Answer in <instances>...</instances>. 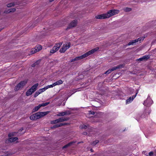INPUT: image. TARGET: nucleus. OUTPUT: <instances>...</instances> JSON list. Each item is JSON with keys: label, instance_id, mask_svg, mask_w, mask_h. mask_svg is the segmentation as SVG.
<instances>
[{"label": "nucleus", "instance_id": "0eeeda50", "mask_svg": "<svg viewBox=\"0 0 156 156\" xmlns=\"http://www.w3.org/2000/svg\"><path fill=\"white\" fill-rule=\"evenodd\" d=\"M142 40V38H139L137 39L131 41L128 43V45H135L138 43H140Z\"/></svg>", "mask_w": 156, "mask_h": 156}, {"label": "nucleus", "instance_id": "f3484780", "mask_svg": "<svg viewBox=\"0 0 156 156\" xmlns=\"http://www.w3.org/2000/svg\"><path fill=\"white\" fill-rule=\"evenodd\" d=\"M63 83V82L62 80H59L58 81H56L54 83H53V85L54 86H55L56 85H58L60 84H62Z\"/></svg>", "mask_w": 156, "mask_h": 156}, {"label": "nucleus", "instance_id": "2f4dec72", "mask_svg": "<svg viewBox=\"0 0 156 156\" xmlns=\"http://www.w3.org/2000/svg\"><path fill=\"white\" fill-rule=\"evenodd\" d=\"M39 94L38 93V92L37 91L34 94V98L36 97L37 96H38Z\"/></svg>", "mask_w": 156, "mask_h": 156}, {"label": "nucleus", "instance_id": "a878e982", "mask_svg": "<svg viewBox=\"0 0 156 156\" xmlns=\"http://www.w3.org/2000/svg\"><path fill=\"white\" fill-rule=\"evenodd\" d=\"M49 104V102H46L45 103H43L41 104H40L41 107H44L48 105Z\"/></svg>", "mask_w": 156, "mask_h": 156}, {"label": "nucleus", "instance_id": "c9c22d12", "mask_svg": "<svg viewBox=\"0 0 156 156\" xmlns=\"http://www.w3.org/2000/svg\"><path fill=\"white\" fill-rule=\"evenodd\" d=\"M89 114H91L92 115H94V112H91V111H89Z\"/></svg>", "mask_w": 156, "mask_h": 156}, {"label": "nucleus", "instance_id": "1a4fd4ad", "mask_svg": "<svg viewBox=\"0 0 156 156\" xmlns=\"http://www.w3.org/2000/svg\"><path fill=\"white\" fill-rule=\"evenodd\" d=\"M42 47L41 45H37L34 49L32 50L31 52L32 54L39 51L41 50Z\"/></svg>", "mask_w": 156, "mask_h": 156}, {"label": "nucleus", "instance_id": "aec40b11", "mask_svg": "<svg viewBox=\"0 0 156 156\" xmlns=\"http://www.w3.org/2000/svg\"><path fill=\"white\" fill-rule=\"evenodd\" d=\"M17 4V3L16 2H12L9 3L7 4V6L8 7H10L13 6H14Z\"/></svg>", "mask_w": 156, "mask_h": 156}, {"label": "nucleus", "instance_id": "f03ea898", "mask_svg": "<svg viewBox=\"0 0 156 156\" xmlns=\"http://www.w3.org/2000/svg\"><path fill=\"white\" fill-rule=\"evenodd\" d=\"M49 113L48 111L37 112L31 115L30 119L31 120H36L46 115Z\"/></svg>", "mask_w": 156, "mask_h": 156}, {"label": "nucleus", "instance_id": "4468645a", "mask_svg": "<svg viewBox=\"0 0 156 156\" xmlns=\"http://www.w3.org/2000/svg\"><path fill=\"white\" fill-rule=\"evenodd\" d=\"M95 18L97 19H106L105 14L98 15L95 16Z\"/></svg>", "mask_w": 156, "mask_h": 156}, {"label": "nucleus", "instance_id": "f8f14e48", "mask_svg": "<svg viewBox=\"0 0 156 156\" xmlns=\"http://www.w3.org/2000/svg\"><path fill=\"white\" fill-rule=\"evenodd\" d=\"M137 94V93L135 95H133L132 97H130L127 99L126 100V103L128 104L131 102L136 97Z\"/></svg>", "mask_w": 156, "mask_h": 156}, {"label": "nucleus", "instance_id": "7c9ffc66", "mask_svg": "<svg viewBox=\"0 0 156 156\" xmlns=\"http://www.w3.org/2000/svg\"><path fill=\"white\" fill-rule=\"evenodd\" d=\"M41 89L42 92H44V91H45L47 89L46 87Z\"/></svg>", "mask_w": 156, "mask_h": 156}, {"label": "nucleus", "instance_id": "f257e3e1", "mask_svg": "<svg viewBox=\"0 0 156 156\" xmlns=\"http://www.w3.org/2000/svg\"><path fill=\"white\" fill-rule=\"evenodd\" d=\"M99 49V47H96L93 49L91 50L80 56L74 58L72 59L71 60V62H74L76 61H77L78 60L87 57L89 55L95 52L96 51L98 50Z\"/></svg>", "mask_w": 156, "mask_h": 156}, {"label": "nucleus", "instance_id": "7ed1b4c3", "mask_svg": "<svg viewBox=\"0 0 156 156\" xmlns=\"http://www.w3.org/2000/svg\"><path fill=\"white\" fill-rule=\"evenodd\" d=\"M62 44V42L56 44L52 49L50 50V53L53 54L57 51L59 49Z\"/></svg>", "mask_w": 156, "mask_h": 156}, {"label": "nucleus", "instance_id": "473e14b6", "mask_svg": "<svg viewBox=\"0 0 156 156\" xmlns=\"http://www.w3.org/2000/svg\"><path fill=\"white\" fill-rule=\"evenodd\" d=\"M37 91L38 92V93H39V94L42 93V92L41 89H40L39 90Z\"/></svg>", "mask_w": 156, "mask_h": 156}, {"label": "nucleus", "instance_id": "ddd939ff", "mask_svg": "<svg viewBox=\"0 0 156 156\" xmlns=\"http://www.w3.org/2000/svg\"><path fill=\"white\" fill-rule=\"evenodd\" d=\"M70 112L69 111H66L65 112H62L59 113L57 115L58 116H63L65 115H68L69 114Z\"/></svg>", "mask_w": 156, "mask_h": 156}, {"label": "nucleus", "instance_id": "412c9836", "mask_svg": "<svg viewBox=\"0 0 156 156\" xmlns=\"http://www.w3.org/2000/svg\"><path fill=\"white\" fill-rule=\"evenodd\" d=\"M64 125V124L63 123L58 124H56V125H54L53 126H52L51 127V128H55L62 126Z\"/></svg>", "mask_w": 156, "mask_h": 156}, {"label": "nucleus", "instance_id": "cd10ccee", "mask_svg": "<svg viewBox=\"0 0 156 156\" xmlns=\"http://www.w3.org/2000/svg\"><path fill=\"white\" fill-rule=\"evenodd\" d=\"M47 89H48L49 88H52L54 87V86L53 85V83L52 84L48 85L46 86Z\"/></svg>", "mask_w": 156, "mask_h": 156}, {"label": "nucleus", "instance_id": "37998d69", "mask_svg": "<svg viewBox=\"0 0 156 156\" xmlns=\"http://www.w3.org/2000/svg\"><path fill=\"white\" fill-rule=\"evenodd\" d=\"M34 66H33V65L32 67H34Z\"/></svg>", "mask_w": 156, "mask_h": 156}, {"label": "nucleus", "instance_id": "e433bc0d", "mask_svg": "<svg viewBox=\"0 0 156 156\" xmlns=\"http://www.w3.org/2000/svg\"><path fill=\"white\" fill-rule=\"evenodd\" d=\"M138 60L140 61L144 60L143 59H142V58L138 59Z\"/></svg>", "mask_w": 156, "mask_h": 156}, {"label": "nucleus", "instance_id": "2eb2a0df", "mask_svg": "<svg viewBox=\"0 0 156 156\" xmlns=\"http://www.w3.org/2000/svg\"><path fill=\"white\" fill-rule=\"evenodd\" d=\"M77 24V21L73 20L72 21L69 25V28L73 27H75Z\"/></svg>", "mask_w": 156, "mask_h": 156}, {"label": "nucleus", "instance_id": "79ce46f5", "mask_svg": "<svg viewBox=\"0 0 156 156\" xmlns=\"http://www.w3.org/2000/svg\"><path fill=\"white\" fill-rule=\"evenodd\" d=\"M37 64V62H35V63H34V64Z\"/></svg>", "mask_w": 156, "mask_h": 156}, {"label": "nucleus", "instance_id": "58836bf2", "mask_svg": "<svg viewBox=\"0 0 156 156\" xmlns=\"http://www.w3.org/2000/svg\"><path fill=\"white\" fill-rule=\"evenodd\" d=\"M54 0H49V1H50V2H53Z\"/></svg>", "mask_w": 156, "mask_h": 156}, {"label": "nucleus", "instance_id": "ea45409f", "mask_svg": "<svg viewBox=\"0 0 156 156\" xmlns=\"http://www.w3.org/2000/svg\"><path fill=\"white\" fill-rule=\"evenodd\" d=\"M2 29H0V31L2 30Z\"/></svg>", "mask_w": 156, "mask_h": 156}, {"label": "nucleus", "instance_id": "4c0bfd02", "mask_svg": "<svg viewBox=\"0 0 156 156\" xmlns=\"http://www.w3.org/2000/svg\"><path fill=\"white\" fill-rule=\"evenodd\" d=\"M87 133L86 132H84L83 133V134L85 135H87Z\"/></svg>", "mask_w": 156, "mask_h": 156}, {"label": "nucleus", "instance_id": "72a5a7b5", "mask_svg": "<svg viewBox=\"0 0 156 156\" xmlns=\"http://www.w3.org/2000/svg\"><path fill=\"white\" fill-rule=\"evenodd\" d=\"M124 66L123 65H119V66H118V68H122Z\"/></svg>", "mask_w": 156, "mask_h": 156}, {"label": "nucleus", "instance_id": "4be33fe9", "mask_svg": "<svg viewBox=\"0 0 156 156\" xmlns=\"http://www.w3.org/2000/svg\"><path fill=\"white\" fill-rule=\"evenodd\" d=\"M40 107H41L40 105H39L38 106L35 107L33 109V112H35L37 111L40 108Z\"/></svg>", "mask_w": 156, "mask_h": 156}, {"label": "nucleus", "instance_id": "c85d7f7f", "mask_svg": "<svg viewBox=\"0 0 156 156\" xmlns=\"http://www.w3.org/2000/svg\"><path fill=\"white\" fill-rule=\"evenodd\" d=\"M99 142V141L98 140H96L93 142L92 144V145H95L97 144Z\"/></svg>", "mask_w": 156, "mask_h": 156}, {"label": "nucleus", "instance_id": "6ab92c4d", "mask_svg": "<svg viewBox=\"0 0 156 156\" xmlns=\"http://www.w3.org/2000/svg\"><path fill=\"white\" fill-rule=\"evenodd\" d=\"M34 92L32 91L30 89L28 90L26 93V95L27 96H29L31 95Z\"/></svg>", "mask_w": 156, "mask_h": 156}, {"label": "nucleus", "instance_id": "423d86ee", "mask_svg": "<svg viewBox=\"0 0 156 156\" xmlns=\"http://www.w3.org/2000/svg\"><path fill=\"white\" fill-rule=\"evenodd\" d=\"M116 13V10L115 9L111 10L108 12L107 13H105L106 18H109L114 15Z\"/></svg>", "mask_w": 156, "mask_h": 156}, {"label": "nucleus", "instance_id": "bb28decb", "mask_svg": "<svg viewBox=\"0 0 156 156\" xmlns=\"http://www.w3.org/2000/svg\"><path fill=\"white\" fill-rule=\"evenodd\" d=\"M125 11L126 12H129L131 10V9L128 7H126L125 9Z\"/></svg>", "mask_w": 156, "mask_h": 156}, {"label": "nucleus", "instance_id": "9b49d317", "mask_svg": "<svg viewBox=\"0 0 156 156\" xmlns=\"http://www.w3.org/2000/svg\"><path fill=\"white\" fill-rule=\"evenodd\" d=\"M12 134L11 133L9 134V141L10 143L14 142L18 139V138L17 137H11Z\"/></svg>", "mask_w": 156, "mask_h": 156}, {"label": "nucleus", "instance_id": "b1692460", "mask_svg": "<svg viewBox=\"0 0 156 156\" xmlns=\"http://www.w3.org/2000/svg\"><path fill=\"white\" fill-rule=\"evenodd\" d=\"M150 58V56L149 55H145L142 57V59L143 60H146L149 59Z\"/></svg>", "mask_w": 156, "mask_h": 156}, {"label": "nucleus", "instance_id": "6e6552de", "mask_svg": "<svg viewBox=\"0 0 156 156\" xmlns=\"http://www.w3.org/2000/svg\"><path fill=\"white\" fill-rule=\"evenodd\" d=\"M67 118H65L63 117L60 118L59 119H57L51 122V123L52 124H55L58 123L62 122L68 120Z\"/></svg>", "mask_w": 156, "mask_h": 156}, {"label": "nucleus", "instance_id": "c756f323", "mask_svg": "<svg viewBox=\"0 0 156 156\" xmlns=\"http://www.w3.org/2000/svg\"><path fill=\"white\" fill-rule=\"evenodd\" d=\"M80 127L81 129H86L87 127L86 126L84 125H81L80 126Z\"/></svg>", "mask_w": 156, "mask_h": 156}, {"label": "nucleus", "instance_id": "5701e85b", "mask_svg": "<svg viewBox=\"0 0 156 156\" xmlns=\"http://www.w3.org/2000/svg\"><path fill=\"white\" fill-rule=\"evenodd\" d=\"M16 9L15 8H12L9 9L8 11H7L6 12L9 13L10 12H14L16 11Z\"/></svg>", "mask_w": 156, "mask_h": 156}, {"label": "nucleus", "instance_id": "dca6fc26", "mask_svg": "<svg viewBox=\"0 0 156 156\" xmlns=\"http://www.w3.org/2000/svg\"><path fill=\"white\" fill-rule=\"evenodd\" d=\"M38 85V83H36L33 86H32V87L30 88V89L34 92L36 90Z\"/></svg>", "mask_w": 156, "mask_h": 156}, {"label": "nucleus", "instance_id": "39448f33", "mask_svg": "<svg viewBox=\"0 0 156 156\" xmlns=\"http://www.w3.org/2000/svg\"><path fill=\"white\" fill-rule=\"evenodd\" d=\"M27 80H24L20 82L15 87V91H17L20 89L22 88L27 83Z\"/></svg>", "mask_w": 156, "mask_h": 156}, {"label": "nucleus", "instance_id": "20e7f679", "mask_svg": "<svg viewBox=\"0 0 156 156\" xmlns=\"http://www.w3.org/2000/svg\"><path fill=\"white\" fill-rule=\"evenodd\" d=\"M70 46V43H67L64 44L62 47L60 49L59 51L61 53L64 52L67 49L69 48Z\"/></svg>", "mask_w": 156, "mask_h": 156}, {"label": "nucleus", "instance_id": "f704fd0d", "mask_svg": "<svg viewBox=\"0 0 156 156\" xmlns=\"http://www.w3.org/2000/svg\"><path fill=\"white\" fill-rule=\"evenodd\" d=\"M153 154V153L151 151L149 153V156H152Z\"/></svg>", "mask_w": 156, "mask_h": 156}, {"label": "nucleus", "instance_id": "9d476101", "mask_svg": "<svg viewBox=\"0 0 156 156\" xmlns=\"http://www.w3.org/2000/svg\"><path fill=\"white\" fill-rule=\"evenodd\" d=\"M152 101L150 98H147V100L144 101L143 104L144 105L149 106L152 104Z\"/></svg>", "mask_w": 156, "mask_h": 156}, {"label": "nucleus", "instance_id": "393cba45", "mask_svg": "<svg viewBox=\"0 0 156 156\" xmlns=\"http://www.w3.org/2000/svg\"><path fill=\"white\" fill-rule=\"evenodd\" d=\"M72 142H70V143H69L68 144H67L65 145V146H63L62 147V148L64 149V148H66L68 147L69 146L72 144Z\"/></svg>", "mask_w": 156, "mask_h": 156}, {"label": "nucleus", "instance_id": "a19ab883", "mask_svg": "<svg viewBox=\"0 0 156 156\" xmlns=\"http://www.w3.org/2000/svg\"><path fill=\"white\" fill-rule=\"evenodd\" d=\"M90 150H91V151H92V149H91Z\"/></svg>", "mask_w": 156, "mask_h": 156}, {"label": "nucleus", "instance_id": "a211bd4d", "mask_svg": "<svg viewBox=\"0 0 156 156\" xmlns=\"http://www.w3.org/2000/svg\"><path fill=\"white\" fill-rule=\"evenodd\" d=\"M117 68V67H113L111 69H109L105 72V74H108L111 73L112 71L116 70Z\"/></svg>", "mask_w": 156, "mask_h": 156}]
</instances>
